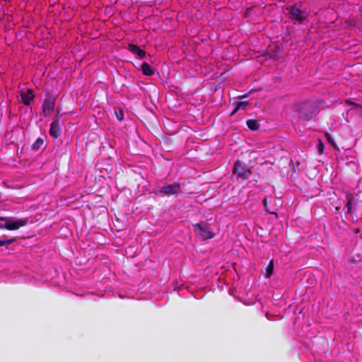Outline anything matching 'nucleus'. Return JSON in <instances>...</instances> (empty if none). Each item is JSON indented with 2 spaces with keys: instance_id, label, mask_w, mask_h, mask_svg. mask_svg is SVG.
I'll list each match as a JSON object with an SVG mask.
<instances>
[{
  "instance_id": "1a4fd4ad",
  "label": "nucleus",
  "mask_w": 362,
  "mask_h": 362,
  "mask_svg": "<svg viewBox=\"0 0 362 362\" xmlns=\"http://www.w3.org/2000/svg\"><path fill=\"white\" fill-rule=\"evenodd\" d=\"M128 50L132 54H136L139 59H143L146 56L145 51L134 44H129L128 45Z\"/></svg>"
},
{
  "instance_id": "f8f14e48",
  "label": "nucleus",
  "mask_w": 362,
  "mask_h": 362,
  "mask_svg": "<svg viewBox=\"0 0 362 362\" xmlns=\"http://www.w3.org/2000/svg\"><path fill=\"white\" fill-rule=\"evenodd\" d=\"M141 71L143 74L149 76H152L154 73L153 69L147 63H144L142 64Z\"/></svg>"
},
{
  "instance_id": "dca6fc26",
  "label": "nucleus",
  "mask_w": 362,
  "mask_h": 362,
  "mask_svg": "<svg viewBox=\"0 0 362 362\" xmlns=\"http://www.w3.org/2000/svg\"><path fill=\"white\" fill-rule=\"evenodd\" d=\"M248 105V103L247 102H244V101H241V102H239L237 105V107L235 109V110L232 112V115H233L238 110H240V109H245V107Z\"/></svg>"
},
{
  "instance_id": "2eb2a0df",
  "label": "nucleus",
  "mask_w": 362,
  "mask_h": 362,
  "mask_svg": "<svg viewBox=\"0 0 362 362\" xmlns=\"http://www.w3.org/2000/svg\"><path fill=\"white\" fill-rule=\"evenodd\" d=\"M44 144V141L41 138H38L35 143L33 144L32 148L33 150H39Z\"/></svg>"
},
{
  "instance_id": "6ab92c4d",
  "label": "nucleus",
  "mask_w": 362,
  "mask_h": 362,
  "mask_svg": "<svg viewBox=\"0 0 362 362\" xmlns=\"http://www.w3.org/2000/svg\"><path fill=\"white\" fill-rule=\"evenodd\" d=\"M263 202V205H264V206L265 209L267 210V211L268 213H269V214H273V212L270 211L267 209V198H264V199H263V202Z\"/></svg>"
},
{
  "instance_id": "5701e85b",
  "label": "nucleus",
  "mask_w": 362,
  "mask_h": 362,
  "mask_svg": "<svg viewBox=\"0 0 362 362\" xmlns=\"http://www.w3.org/2000/svg\"><path fill=\"white\" fill-rule=\"evenodd\" d=\"M4 228V223H0V228Z\"/></svg>"
},
{
  "instance_id": "20e7f679",
  "label": "nucleus",
  "mask_w": 362,
  "mask_h": 362,
  "mask_svg": "<svg viewBox=\"0 0 362 362\" xmlns=\"http://www.w3.org/2000/svg\"><path fill=\"white\" fill-rule=\"evenodd\" d=\"M180 191V185L177 182L173 184H165L159 192L166 196L177 194Z\"/></svg>"
},
{
  "instance_id": "6e6552de",
  "label": "nucleus",
  "mask_w": 362,
  "mask_h": 362,
  "mask_svg": "<svg viewBox=\"0 0 362 362\" xmlns=\"http://www.w3.org/2000/svg\"><path fill=\"white\" fill-rule=\"evenodd\" d=\"M54 100L49 98L45 100L42 105V111L45 116L49 115L54 110Z\"/></svg>"
},
{
  "instance_id": "f3484780",
  "label": "nucleus",
  "mask_w": 362,
  "mask_h": 362,
  "mask_svg": "<svg viewBox=\"0 0 362 362\" xmlns=\"http://www.w3.org/2000/svg\"><path fill=\"white\" fill-rule=\"evenodd\" d=\"M14 241V239H6V240H0V247L8 245L12 243Z\"/></svg>"
},
{
  "instance_id": "9d476101",
  "label": "nucleus",
  "mask_w": 362,
  "mask_h": 362,
  "mask_svg": "<svg viewBox=\"0 0 362 362\" xmlns=\"http://www.w3.org/2000/svg\"><path fill=\"white\" fill-rule=\"evenodd\" d=\"M61 130L58 121H54L52 122L49 129V134L53 138H58L60 136Z\"/></svg>"
},
{
  "instance_id": "a211bd4d",
  "label": "nucleus",
  "mask_w": 362,
  "mask_h": 362,
  "mask_svg": "<svg viewBox=\"0 0 362 362\" xmlns=\"http://www.w3.org/2000/svg\"><path fill=\"white\" fill-rule=\"evenodd\" d=\"M317 148L320 153H322L324 151V144L322 143L321 141H319V145Z\"/></svg>"
},
{
  "instance_id": "aec40b11",
  "label": "nucleus",
  "mask_w": 362,
  "mask_h": 362,
  "mask_svg": "<svg viewBox=\"0 0 362 362\" xmlns=\"http://www.w3.org/2000/svg\"><path fill=\"white\" fill-rule=\"evenodd\" d=\"M116 114H117V118L118 119V120L122 121L124 117L123 112L122 111H120L119 113H116Z\"/></svg>"
},
{
  "instance_id": "0eeeda50",
  "label": "nucleus",
  "mask_w": 362,
  "mask_h": 362,
  "mask_svg": "<svg viewBox=\"0 0 362 362\" xmlns=\"http://www.w3.org/2000/svg\"><path fill=\"white\" fill-rule=\"evenodd\" d=\"M0 220L4 221V226L8 230H17L23 226L22 220L13 221L10 218L6 217H1L0 218Z\"/></svg>"
},
{
  "instance_id": "ddd939ff",
  "label": "nucleus",
  "mask_w": 362,
  "mask_h": 362,
  "mask_svg": "<svg viewBox=\"0 0 362 362\" xmlns=\"http://www.w3.org/2000/svg\"><path fill=\"white\" fill-rule=\"evenodd\" d=\"M273 272H274V260L272 259L269 262V265L266 268V271H265V273L264 275L266 278H269L272 276V274H273Z\"/></svg>"
},
{
  "instance_id": "f257e3e1",
  "label": "nucleus",
  "mask_w": 362,
  "mask_h": 362,
  "mask_svg": "<svg viewBox=\"0 0 362 362\" xmlns=\"http://www.w3.org/2000/svg\"><path fill=\"white\" fill-rule=\"evenodd\" d=\"M194 230L196 234L203 240L211 239L214 236V233L210 230L208 224L205 222L194 225Z\"/></svg>"
},
{
  "instance_id": "423d86ee",
  "label": "nucleus",
  "mask_w": 362,
  "mask_h": 362,
  "mask_svg": "<svg viewBox=\"0 0 362 362\" xmlns=\"http://www.w3.org/2000/svg\"><path fill=\"white\" fill-rule=\"evenodd\" d=\"M289 14L291 19L299 22L303 21L307 18V13L300 10L296 5L291 8Z\"/></svg>"
},
{
  "instance_id": "39448f33",
  "label": "nucleus",
  "mask_w": 362,
  "mask_h": 362,
  "mask_svg": "<svg viewBox=\"0 0 362 362\" xmlns=\"http://www.w3.org/2000/svg\"><path fill=\"white\" fill-rule=\"evenodd\" d=\"M346 204L345 209H346L347 213L350 214L355 213L357 210L358 199L356 198L352 194L348 192L346 194Z\"/></svg>"
},
{
  "instance_id": "7ed1b4c3",
  "label": "nucleus",
  "mask_w": 362,
  "mask_h": 362,
  "mask_svg": "<svg viewBox=\"0 0 362 362\" xmlns=\"http://www.w3.org/2000/svg\"><path fill=\"white\" fill-rule=\"evenodd\" d=\"M233 173L236 174L238 177L243 180L248 178L251 174V171L245 165H243L239 161L235 163Z\"/></svg>"
},
{
  "instance_id": "f03ea898",
  "label": "nucleus",
  "mask_w": 362,
  "mask_h": 362,
  "mask_svg": "<svg viewBox=\"0 0 362 362\" xmlns=\"http://www.w3.org/2000/svg\"><path fill=\"white\" fill-rule=\"evenodd\" d=\"M310 104L308 103H303L296 105L295 110L298 112V117L304 120L310 119L314 113L309 110Z\"/></svg>"
},
{
  "instance_id": "4468645a",
  "label": "nucleus",
  "mask_w": 362,
  "mask_h": 362,
  "mask_svg": "<svg viewBox=\"0 0 362 362\" xmlns=\"http://www.w3.org/2000/svg\"><path fill=\"white\" fill-rule=\"evenodd\" d=\"M247 125L251 130H256L259 128V124L257 120L255 119H248L247 121Z\"/></svg>"
},
{
  "instance_id": "9b49d317",
  "label": "nucleus",
  "mask_w": 362,
  "mask_h": 362,
  "mask_svg": "<svg viewBox=\"0 0 362 362\" xmlns=\"http://www.w3.org/2000/svg\"><path fill=\"white\" fill-rule=\"evenodd\" d=\"M35 95L33 92V90L28 89L26 93H24V105H29L30 101L33 100Z\"/></svg>"
},
{
  "instance_id": "412c9836",
  "label": "nucleus",
  "mask_w": 362,
  "mask_h": 362,
  "mask_svg": "<svg viewBox=\"0 0 362 362\" xmlns=\"http://www.w3.org/2000/svg\"><path fill=\"white\" fill-rule=\"evenodd\" d=\"M18 98V100L21 103H23V90H19Z\"/></svg>"
},
{
  "instance_id": "b1692460",
  "label": "nucleus",
  "mask_w": 362,
  "mask_h": 362,
  "mask_svg": "<svg viewBox=\"0 0 362 362\" xmlns=\"http://www.w3.org/2000/svg\"><path fill=\"white\" fill-rule=\"evenodd\" d=\"M23 224L25 225L26 224V221L24 220V222H23Z\"/></svg>"
},
{
  "instance_id": "4be33fe9",
  "label": "nucleus",
  "mask_w": 362,
  "mask_h": 362,
  "mask_svg": "<svg viewBox=\"0 0 362 362\" xmlns=\"http://www.w3.org/2000/svg\"><path fill=\"white\" fill-rule=\"evenodd\" d=\"M346 103L347 105H354V106H356H356H358L356 103H352V102H350V101H348V100H346Z\"/></svg>"
}]
</instances>
